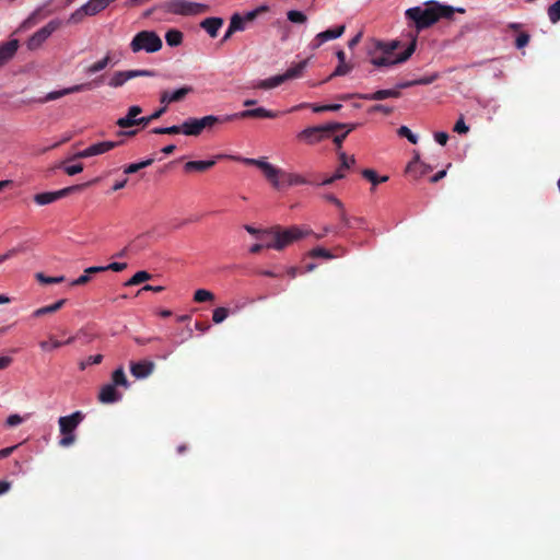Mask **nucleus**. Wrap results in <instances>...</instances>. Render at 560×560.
<instances>
[{
    "label": "nucleus",
    "instance_id": "1",
    "mask_svg": "<svg viewBox=\"0 0 560 560\" xmlns=\"http://www.w3.org/2000/svg\"><path fill=\"white\" fill-rule=\"evenodd\" d=\"M231 159L242 162L245 165H253L258 167L266 179L276 189H281L284 185L288 186H296V185H306L314 184V180L307 179L306 177L295 174V173H287L281 168L276 167L264 159H250V158H241V156H230Z\"/></svg>",
    "mask_w": 560,
    "mask_h": 560
},
{
    "label": "nucleus",
    "instance_id": "2",
    "mask_svg": "<svg viewBox=\"0 0 560 560\" xmlns=\"http://www.w3.org/2000/svg\"><path fill=\"white\" fill-rule=\"evenodd\" d=\"M455 12L464 13L465 10L430 1L427 8L413 7L408 9L405 14L407 19L415 22L417 30H423L430 27L440 19H452Z\"/></svg>",
    "mask_w": 560,
    "mask_h": 560
},
{
    "label": "nucleus",
    "instance_id": "3",
    "mask_svg": "<svg viewBox=\"0 0 560 560\" xmlns=\"http://www.w3.org/2000/svg\"><path fill=\"white\" fill-rule=\"evenodd\" d=\"M159 8L167 13L191 16L209 11V5L188 0H166L159 4Z\"/></svg>",
    "mask_w": 560,
    "mask_h": 560
},
{
    "label": "nucleus",
    "instance_id": "4",
    "mask_svg": "<svg viewBox=\"0 0 560 560\" xmlns=\"http://www.w3.org/2000/svg\"><path fill=\"white\" fill-rule=\"evenodd\" d=\"M307 60L300 61L293 67L289 68L284 73L278 74L265 80H257L252 82V89H260V90H271L280 84L284 83L288 80L300 78L303 74L304 69L306 68Z\"/></svg>",
    "mask_w": 560,
    "mask_h": 560
},
{
    "label": "nucleus",
    "instance_id": "5",
    "mask_svg": "<svg viewBox=\"0 0 560 560\" xmlns=\"http://www.w3.org/2000/svg\"><path fill=\"white\" fill-rule=\"evenodd\" d=\"M84 415L81 411H75L69 416L60 417L58 420L59 431L62 435L59 440L61 447H69L74 444L77 436L74 431L79 424L83 421Z\"/></svg>",
    "mask_w": 560,
    "mask_h": 560
},
{
    "label": "nucleus",
    "instance_id": "6",
    "mask_svg": "<svg viewBox=\"0 0 560 560\" xmlns=\"http://www.w3.org/2000/svg\"><path fill=\"white\" fill-rule=\"evenodd\" d=\"M162 46V39L154 31H141L130 42V49L135 54L142 50L153 54L159 51Z\"/></svg>",
    "mask_w": 560,
    "mask_h": 560
},
{
    "label": "nucleus",
    "instance_id": "7",
    "mask_svg": "<svg viewBox=\"0 0 560 560\" xmlns=\"http://www.w3.org/2000/svg\"><path fill=\"white\" fill-rule=\"evenodd\" d=\"M270 232L273 234V240L266 243V248H275L277 250H281L294 241L311 234V231H303L299 226H291L283 231L276 229Z\"/></svg>",
    "mask_w": 560,
    "mask_h": 560
},
{
    "label": "nucleus",
    "instance_id": "8",
    "mask_svg": "<svg viewBox=\"0 0 560 560\" xmlns=\"http://www.w3.org/2000/svg\"><path fill=\"white\" fill-rule=\"evenodd\" d=\"M346 128V124L331 122L323 126H313L305 128L298 135V139L307 144H315L329 138L330 135L339 129Z\"/></svg>",
    "mask_w": 560,
    "mask_h": 560
},
{
    "label": "nucleus",
    "instance_id": "9",
    "mask_svg": "<svg viewBox=\"0 0 560 560\" xmlns=\"http://www.w3.org/2000/svg\"><path fill=\"white\" fill-rule=\"evenodd\" d=\"M156 72L149 69H136V70H119L115 71L108 79L107 85L113 89H118L125 85L131 79L138 77H155Z\"/></svg>",
    "mask_w": 560,
    "mask_h": 560
},
{
    "label": "nucleus",
    "instance_id": "10",
    "mask_svg": "<svg viewBox=\"0 0 560 560\" xmlns=\"http://www.w3.org/2000/svg\"><path fill=\"white\" fill-rule=\"evenodd\" d=\"M60 26V20H51L31 36V38L27 40V48L31 50L37 49Z\"/></svg>",
    "mask_w": 560,
    "mask_h": 560
},
{
    "label": "nucleus",
    "instance_id": "11",
    "mask_svg": "<svg viewBox=\"0 0 560 560\" xmlns=\"http://www.w3.org/2000/svg\"><path fill=\"white\" fill-rule=\"evenodd\" d=\"M82 187H83L82 185H74V186L62 188L57 191L39 192L34 196V201L38 206H46V205L52 203L63 197L69 196L73 191L80 190Z\"/></svg>",
    "mask_w": 560,
    "mask_h": 560
},
{
    "label": "nucleus",
    "instance_id": "12",
    "mask_svg": "<svg viewBox=\"0 0 560 560\" xmlns=\"http://www.w3.org/2000/svg\"><path fill=\"white\" fill-rule=\"evenodd\" d=\"M416 45H417V42L416 39H413L409 45L408 47L401 52L399 54L396 58H393L390 56H387L384 54V56L382 57H375L371 60V62L375 66V67H386V66H392V65H396V63H401V62H405L406 60H408L411 55L413 54L415 49H416Z\"/></svg>",
    "mask_w": 560,
    "mask_h": 560
},
{
    "label": "nucleus",
    "instance_id": "13",
    "mask_svg": "<svg viewBox=\"0 0 560 560\" xmlns=\"http://www.w3.org/2000/svg\"><path fill=\"white\" fill-rule=\"evenodd\" d=\"M194 92V88L190 85H184L173 92L164 90L160 93V103L167 108L172 103H178L185 100V97Z\"/></svg>",
    "mask_w": 560,
    "mask_h": 560
},
{
    "label": "nucleus",
    "instance_id": "14",
    "mask_svg": "<svg viewBox=\"0 0 560 560\" xmlns=\"http://www.w3.org/2000/svg\"><path fill=\"white\" fill-rule=\"evenodd\" d=\"M98 82H100L98 80H94L93 82L75 84L73 86L66 88V89H62V90H59V91H52V92H49L39 102L40 103H46V102L55 101V100L60 98L62 96L72 94V93H79V92H83V91H86V90H91L92 89V84L93 83H98Z\"/></svg>",
    "mask_w": 560,
    "mask_h": 560
},
{
    "label": "nucleus",
    "instance_id": "15",
    "mask_svg": "<svg viewBox=\"0 0 560 560\" xmlns=\"http://www.w3.org/2000/svg\"><path fill=\"white\" fill-rule=\"evenodd\" d=\"M120 143L121 142H117V141H104V142L94 143V144L90 145L89 148L78 152L75 154V158L85 159V158H90V156H94V155H100L105 152H108L109 150L115 149Z\"/></svg>",
    "mask_w": 560,
    "mask_h": 560
},
{
    "label": "nucleus",
    "instance_id": "16",
    "mask_svg": "<svg viewBox=\"0 0 560 560\" xmlns=\"http://www.w3.org/2000/svg\"><path fill=\"white\" fill-rule=\"evenodd\" d=\"M345 30H346L345 25H339L334 28H329V30L318 33L311 42V47L313 49H317L325 42L339 38L345 33Z\"/></svg>",
    "mask_w": 560,
    "mask_h": 560
},
{
    "label": "nucleus",
    "instance_id": "17",
    "mask_svg": "<svg viewBox=\"0 0 560 560\" xmlns=\"http://www.w3.org/2000/svg\"><path fill=\"white\" fill-rule=\"evenodd\" d=\"M235 119H245V118H276L279 116L278 112H272L266 109L264 107H257L253 109H245L238 113L233 114Z\"/></svg>",
    "mask_w": 560,
    "mask_h": 560
},
{
    "label": "nucleus",
    "instance_id": "18",
    "mask_svg": "<svg viewBox=\"0 0 560 560\" xmlns=\"http://www.w3.org/2000/svg\"><path fill=\"white\" fill-rule=\"evenodd\" d=\"M355 96L360 100L365 101H382L386 98H398L401 93L398 90L386 89V90H377L373 93H354Z\"/></svg>",
    "mask_w": 560,
    "mask_h": 560
},
{
    "label": "nucleus",
    "instance_id": "19",
    "mask_svg": "<svg viewBox=\"0 0 560 560\" xmlns=\"http://www.w3.org/2000/svg\"><path fill=\"white\" fill-rule=\"evenodd\" d=\"M155 364L152 361L142 360L130 363V373L136 378H145L154 371Z\"/></svg>",
    "mask_w": 560,
    "mask_h": 560
},
{
    "label": "nucleus",
    "instance_id": "20",
    "mask_svg": "<svg viewBox=\"0 0 560 560\" xmlns=\"http://www.w3.org/2000/svg\"><path fill=\"white\" fill-rule=\"evenodd\" d=\"M432 167L420 161L419 155L408 163L406 167V173L410 175L412 178L418 179L424 175H427Z\"/></svg>",
    "mask_w": 560,
    "mask_h": 560
},
{
    "label": "nucleus",
    "instance_id": "21",
    "mask_svg": "<svg viewBox=\"0 0 560 560\" xmlns=\"http://www.w3.org/2000/svg\"><path fill=\"white\" fill-rule=\"evenodd\" d=\"M19 48L18 39H12L0 45V68L10 61Z\"/></svg>",
    "mask_w": 560,
    "mask_h": 560
},
{
    "label": "nucleus",
    "instance_id": "22",
    "mask_svg": "<svg viewBox=\"0 0 560 560\" xmlns=\"http://www.w3.org/2000/svg\"><path fill=\"white\" fill-rule=\"evenodd\" d=\"M142 113V108L138 105L130 106L128 108L127 115L125 117H120L117 119L116 125L119 128H130L136 126V121L138 120L137 116Z\"/></svg>",
    "mask_w": 560,
    "mask_h": 560
},
{
    "label": "nucleus",
    "instance_id": "23",
    "mask_svg": "<svg viewBox=\"0 0 560 560\" xmlns=\"http://www.w3.org/2000/svg\"><path fill=\"white\" fill-rule=\"evenodd\" d=\"M222 156L223 155H218L215 159L208 160V161H189V162L185 163L184 171L186 173H192V172L203 173V172H207L208 170H210L211 167H213L215 165L217 159H221Z\"/></svg>",
    "mask_w": 560,
    "mask_h": 560
},
{
    "label": "nucleus",
    "instance_id": "24",
    "mask_svg": "<svg viewBox=\"0 0 560 560\" xmlns=\"http://www.w3.org/2000/svg\"><path fill=\"white\" fill-rule=\"evenodd\" d=\"M121 399L119 394L113 384L104 385L98 393V400L102 404H113Z\"/></svg>",
    "mask_w": 560,
    "mask_h": 560
},
{
    "label": "nucleus",
    "instance_id": "25",
    "mask_svg": "<svg viewBox=\"0 0 560 560\" xmlns=\"http://www.w3.org/2000/svg\"><path fill=\"white\" fill-rule=\"evenodd\" d=\"M223 25V19L221 18H207L200 26L209 34L210 37L214 38L218 36L220 27Z\"/></svg>",
    "mask_w": 560,
    "mask_h": 560
},
{
    "label": "nucleus",
    "instance_id": "26",
    "mask_svg": "<svg viewBox=\"0 0 560 560\" xmlns=\"http://www.w3.org/2000/svg\"><path fill=\"white\" fill-rule=\"evenodd\" d=\"M91 8L92 7L89 4V2L81 5L79 9H77L70 14L68 23L78 24L82 22L86 16H94L95 14Z\"/></svg>",
    "mask_w": 560,
    "mask_h": 560
},
{
    "label": "nucleus",
    "instance_id": "27",
    "mask_svg": "<svg viewBox=\"0 0 560 560\" xmlns=\"http://www.w3.org/2000/svg\"><path fill=\"white\" fill-rule=\"evenodd\" d=\"M201 125L203 130L212 128L213 126L218 124H225L234 120L233 114L231 115H223V116H214V115H208L202 118H200Z\"/></svg>",
    "mask_w": 560,
    "mask_h": 560
},
{
    "label": "nucleus",
    "instance_id": "28",
    "mask_svg": "<svg viewBox=\"0 0 560 560\" xmlns=\"http://www.w3.org/2000/svg\"><path fill=\"white\" fill-rule=\"evenodd\" d=\"M184 135L186 136H199L202 131V125L200 118H188L183 122Z\"/></svg>",
    "mask_w": 560,
    "mask_h": 560
},
{
    "label": "nucleus",
    "instance_id": "29",
    "mask_svg": "<svg viewBox=\"0 0 560 560\" xmlns=\"http://www.w3.org/2000/svg\"><path fill=\"white\" fill-rule=\"evenodd\" d=\"M302 107H311L314 113H323V112H337L341 108V105L340 104H331V105L301 104V105H298V106H294L293 108H291L290 112L296 110Z\"/></svg>",
    "mask_w": 560,
    "mask_h": 560
},
{
    "label": "nucleus",
    "instance_id": "30",
    "mask_svg": "<svg viewBox=\"0 0 560 560\" xmlns=\"http://www.w3.org/2000/svg\"><path fill=\"white\" fill-rule=\"evenodd\" d=\"M66 302H67V300L61 299V300L55 302L51 305H47V306H43L40 308H37L33 313V316L34 317H40V316H44V315H47V314H52V313L59 311L66 304Z\"/></svg>",
    "mask_w": 560,
    "mask_h": 560
},
{
    "label": "nucleus",
    "instance_id": "31",
    "mask_svg": "<svg viewBox=\"0 0 560 560\" xmlns=\"http://www.w3.org/2000/svg\"><path fill=\"white\" fill-rule=\"evenodd\" d=\"M112 61V58H110V55L107 54L105 57H103L102 59H100L98 61L90 65L89 67L85 68V73L86 74H94V73H97L102 70H104Z\"/></svg>",
    "mask_w": 560,
    "mask_h": 560
},
{
    "label": "nucleus",
    "instance_id": "32",
    "mask_svg": "<svg viewBox=\"0 0 560 560\" xmlns=\"http://www.w3.org/2000/svg\"><path fill=\"white\" fill-rule=\"evenodd\" d=\"M183 33L178 30H168L165 34L166 44L171 47L179 46L183 43Z\"/></svg>",
    "mask_w": 560,
    "mask_h": 560
},
{
    "label": "nucleus",
    "instance_id": "33",
    "mask_svg": "<svg viewBox=\"0 0 560 560\" xmlns=\"http://www.w3.org/2000/svg\"><path fill=\"white\" fill-rule=\"evenodd\" d=\"M115 387L122 386L127 388L129 386V382L126 377L125 371L122 368L116 369L112 374V383Z\"/></svg>",
    "mask_w": 560,
    "mask_h": 560
},
{
    "label": "nucleus",
    "instance_id": "34",
    "mask_svg": "<svg viewBox=\"0 0 560 560\" xmlns=\"http://www.w3.org/2000/svg\"><path fill=\"white\" fill-rule=\"evenodd\" d=\"M362 176L372 183L373 186H376L381 183H385L388 180V176H378L374 170L365 168L362 171Z\"/></svg>",
    "mask_w": 560,
    "mask_h": 560
},
{
    "label": "nucleus",
    "instance_id": "35",
    "mask_svg": "<svg viewBox=\"0 0 560 560\" xmlns=\"http://www.w3.org/2000/svg\"><path fill=\"white\" fill-rule=\"evenodd\" d=\"M152 275L148 271L141 270L136 272L126 283V287L138 285L147 280H150Z\"/></svg>",
    "mask_w": 560,
    "mask_h": 560
},
{
    "label": "nucleus",
    "instance_id": "36",
    "mask_svg": "<svg viewBox=\"0 0 560 560\" xmlns=\"http://www.w3.org/2000/svg\"><path fill=\"white\" fill-rule=\"evenodd\" d=\"M151 132L155 135H178L184 133V129L182 124L180 126L156 127Z\"/></svg>",
    "mask_w": 560,
    "mask_h": 560
},
{
    "label": "nucleus",
    "instance_id": "37",
    "mask_svg": "<svg viewBox=\"0 0 560 560\" xmlns=\"http://www.w3.org/2000/svg\"><path fill=\"white\" fill-rule=\"evenodd\" d=\"M153 162H154L153 159H148V160L141 161L139 163L129 164L128 166L125 167L124 173L125 174L137 173L138 171L152 165Z\"/></svg>",
    "mask_w": 560,
    "mask_h": 560
},
{
    "label": "nucleus",
    "instance_id": "38",
    "mask_svg": "<svg viewBox=\"0 0 560 560\" xmlns=\"http://www.w3.org/2000/svg\"><path fill=\"white\" fill-rule=\"evenodd\" d=\"M35 278L42 284H57V283H61L65 281L63 276L48 277V276L44 275L43 272H37L35 275Z\"/></svg>",
    "mask_w": 560,
    "mask_h": 560
},
{
    "label": "nucleus",
    "instance_id": "39",
    "mask_svg": "<svg viewBox=\"0 0 560 560\" xmlns=\"http://www.w3.org/2000/svg\"><path fill=\"white\" fill-rule=\"evenodd\" d=\"M229 27L235 33L245 30V19L242 15L235 13L232 15Z\"/></svg>",
    "mask_w": 560,
    "mask_h": 560
},
{
    "label": "nucleus",
    "instance_id": "40",
    "mask_svg": "<svg viewBox=\"0 0 560 560\" xmlns=\"http://www.w3.org/2000/svg\"><path fill=\"white\" fill-rule=\"evenodd\" d=\"M214 300V294L206 289H198L194 294V301L197 303H203Z\"/></svg>",
    "mask_w": 560,
    "mask_h": 560
},
{
    "label": "nucleus",
    "instance_id": "41",
    "mask_svg": "<svg viewBox=\"0 0 560 560\" xmlns=\"http://www.w3.org/2000/svg\"><path fill=\"white\" fill-rule=\"evenodd\" d=\"M116 0H89V4L92 7L94 14H98L103 10H105L110 3L115 2Z\"/></svg>",
    "mask_w": 560,
    "mask_h": 560
},
{
    "label": "nucleus",
    "instance_id": "42",
    "mask_svg": "<svg viewBox=\"0 0 560 560\" xmlns=\"http://www.w3.org/2000/svg\"><path fill=\"white\" fill-rule=\"evenodd\" d=\"M548 18L551 23H557L560 21V0H557L548 8Z\"/></svg>",
    "mask_w": 560,
    "mask_h": 560
},
{
    "label": "nucleus",
    "instance_id": "43",
    "mask_svg": "<svg viewBox=\"0 0 560 560\" xmlns=\"http://www.w3.org/2000/svg\"><path fill=\"white\" fill-rule=\"evenodd\" d=\"M229 308L226 307H217L214 311H213V314H212V320L215 323V324H221L222 322H224L226 319V317L229 316Z\"/></svg>",
    "mask_w": 560,
    "mask_h": 560
},
{
    "label": "nucleus",
    "instance_id": "44",
    "mask_svg": "<svg viewBox=\"0 0 560 560\" xmlns=\"http://www.w3.org/2000/svg\"><path fill=\"white\" fill-rule=\"evenodd\" d=\"M357 124H350V125H346V127L348 128L341 135H337L335 136L334 138V143L336 144L337 149L340 150L341 147H342V142L343 140L347 138V136L357 128Z\"/></svg>",
    "mask_w": 560,
    "mask_h": 560
},
{
    "label": "nucleus",
    "instance_id": "45",
    "mask_svg": "<svg viewBox=\"0 0 560 560\" xmlns=\"http://www.w3.org/2000/svg\"><path fill=\"white\" fill-rule=\"evenodd\" d=\"M288 20L292 23H305L307 18L306 15L298 10H291L287 13Z\"/></svg>",
    "mask_w": 560,
    "mask_h": 560
},
{
    "label": "nucleus",
    "instance_id": "46",
    "mask_svg": "<svg viewBox=\"0 0 560 560\" xmlns=\"http://www.w3.org/2000/svg\"><path fill=\"white\" fill-rule=\"evenodd\" d=\"M394 108L384 104H375L368 109L369 114L382 113L386 116L390 115Z\"/></svg>",
    "mask_w": 560,
    "mask_h": 560
},
{
    "label": "nucleus",
    "instance_id": "47",
    "mask_svg": "<svg viewBox=\"0 0 560 560\" xmlns=\"http://www.w3.org/2000/svg\"><path fill=\"white\" fill-rule=\"evenodd\" d=\"M310 255L314 258H325V259H331L334 258V255L330 253V250L323 248V247H316L310 252Z\"/></svg>",
    "mask_w": 560,
    "mask_h": 560
},
{
    "label": "nucleus",
    "instance_id": "48",
    "mask_svg": "<svg viewBox=\"0 0 560 560\" xmlns=\"http://www.w3.org/2000/svg\"><path fill=\"white\" fill-rule=\"evenodd\" d=\"M397 133L399 137L407 138L411 143L416 144L418 142V137L412 133V131L407 126H401Z\"/></svg>",
    "mask_w": 560,
    "mask_h": 560
},
{
    "label": "nucleus",
    "instance_id": "49",
    "mask_svg": "<svg viewBox=\"0 0 560 560\" xmlns=\"http://www.w3.org/2000/svg\"><path fill=\"white\" fill-rule=\"evenodd\" d=\"M351 70H352V66L351 65H349L347 62L338 63V66L336 67L335 71L331 73L330 78L346 75Z\"/></svg>",
    "mask_w": 560,
    "mask_h": 560
},
{
    "label": "nucleus",
    "instance_id": "50",
    "mask_svg": "<svg viewBox=\"0 0 560 560\" xmlns=\"http://www.w3.org/2000/svg\"><path fill=\"white\" fill-rule=\"evenodd\" d=\"M103 360L102 354L90 355L86 361H82L79 364L81 371L85 370L88 365L100 364Z\"/></svg>",
    "mask_w": 560,
    "mask_h": 560
},
{
    "label": "nucleus",
    "instance_id": "51",
    "mask_svg": "<svg viewBox=\"0 0 560 560\" xmlns=\"http://www.w3.org/2000/svg\"><path fill=\"white\" fill-rule=\"evenodd\" d=\"M398 46V43L397 42H392V43H378L377 44V47L387 56H390L393 55L394 50L397 48Z\"/></svg>",
    "mask_w": 560,
    "mask_h": 560
},
{
    "label": "nucleus",
    "instance_id": "52",
    "mask_svg": "<svg viewBox=\"0 0 560 560\" xmlns=\"http://www.w3.org/2000/svg\"><path fill=\"white\" fill-rule=\"evenodd\" d=\"M530 36L527 33H521L516 37L515 46L516 48L521 49L524 48L529 43Z\"/></svg>",
    "mask_w": 560,
    "mask_h": 560
},
{
    "label": "nucleus",
    "instance_id": "53",
    "mask_svg": "<svg viewBox=\"0 0 560 560\" xmlns=\"http://www.w3.org/2000/svg\"><path fill=\"white\" fill-rule=\"evenodd\" d=\"M454 131L457 133H467L469 131V127L465 124L463 116L455 122Z\"/></svg>",
    "mask_w": 560,
    "mask_h": 560
},
{
    "label": "nucleus",
    "instance_id": "54",
    "mask_svg": "<svg viewBox=\"0 0 560 560\" xmlns=\"http://www.w3.org/2000/svg\"><path fill=\"white\" fill-rule=\"evenodd\" d=\"M161 338L160 337H148V338H144V337H140V336H135L133 337V341L139 345V346H144V345H148L150 342H153V341H160Z\"/></svg>",
    "mask_w": 560,
    "mask_h": 560
},
{
    "label": "nucleus",
    "instance_id": "55",
    "mask_svg": "<svg viewBox=\"0 0 560 560\" xmlns=\"http://www.w3.org/2000/svg\"><path fill=\"white\" fill-rule=\"evenodd\" d=\"M82 171H83V165L81 163L65 166V172L70 176L77 175V174L81 173Z\"/></svg>",
    "mask_w": 560,
    "mask_h": 560
},
{
    "label": "nucleus",
    "instance_id": "56",
    "mask_svg": "<svg viewBox=\"0 0 560 560\" xmlns=\"http://www.w3.org/2000/svg\"><path fill=\"white\" fill-rule=\"evenodd\" d=\"M23 418L20 415H10L7 418L5 424L8 427H16L23 422Z\"/></svg>",
    "mask_w": 560,
    "mask_h": 560
},
{
    "label": "nucleus",
    "instance_id": "57",
    "mask_svg": "<svg viewBox=\"0 0 560 560\" xmlns=\"http://www.w3.org/2000/svg\"><path fill=\"white\" fill-rule=\"evenodd\" d=\"M264 11H267V7H260L254 11H250V12H247L245 14V16H243V19H245V23L246 22H250L253 20L256 19V16L260 13V12H264Z\"/></svg>",
    "mask_w": 560,
    "mask_h": 560
},
{
    "label": "nucleus",
    "instance_id": "58",
    "mask_svg": "<svg viewBox=\"0 0 560 560\" xmlns=\"http://www.w3.org/2000/svg\"><path fill=\"white\" fill-rule=\"evenodd\" d=\"M61 346H62V342L58 341V340H52L51 343H49L48 341H40L39 342V347L43 350L57 349V348H59Z\"/></svg>",
    "mask_w": 560,
    "mask_h": 560
},
{
    "label": "nucleus",
    "instance_id": "59",
    "mask_svg": "<svg viewBox=\"0 0 560 560\" xmlns=\"http://www.w3.org/2000/svg\"><path fill=\"white\" fill-rule=\"evenodd\" d=\"M126 268H127L126 262H112L106 266V271L112 270L115 272H120V271L125 270Z\"/></svg>",
    "mask_w": 560,
    "mask_h": 560
},
{
    "label": "nucleus",
    "instance_id": "60",
    "mask_svg": "<svg viewBox=\"0 0 560 560\" xmlns=\"http://www.w3.org/2000/svg\"><path fill=\"white\" fill-rule=\"evenodd\" d=\"M436 78H438V75L433 74L430 77H424V78H421L418 80H413V83H415V85H428V84H431L432 82H434L436 80Z\"/></svg>",
    "mask_w": 560,
    "mask_h": 560
},
{
    "label": "nucleus",
    "instance_id": "61",
    "mask_svg": "<svg viewBox=\"0 0 560 560\" xmlns=\"http://www.w3.org/2000/svg\"><path fill=\"white\" fill-rule=\"evenodd\" d=\"M324 199L334 203L337 208H339L340 210H342V206L343 203L332 194H326L324 195Z\"/></svg>",
    "mask_w": 560,
    "mask_h": 560
},
{
    "label": "nucleus",
    "instance_id": "62",
    "mask_svg": "<svg viewBox=\"0 0 560 560\" xmlns=\"http://www.w3.org/2000/svg\"><path fill=\"white\" fill-rule=\"evenodd\" d=\"M434 139H435V141L439 144L445 145L447 143V140H448V135L446 132H443V131L435 132Z\"/></svg>",
    "mask_w": 560,
    "mask_h": 560
},
{
    "label": "nucleus",
    "instance_id": "63",
    "mask_svg": "<svg viewBox=\"0 0 560 560\" xmlns=\"http://www.w3.org/2000/svg\"><path fill=\"white\" fill-rule=\"evenodd\" d=\"M91 280V277L88 273H83L79 278L72 281L71 285H83L86 284Z\"/></svg>",
    "mask_w": 560,
    "mask_h": 560
},
{
    "label": "nucleus",
    "instance_id": "64",
    "mask_svg": "<svg viewBox=\"0 0 560 560\" xmlns=\"http://www.w3.org/2000/svg\"><path fill=\"white\" fill-rule=\"evenodd\" d=\"M18 447H19V445H13V446H9V447L0 450V459L9 457Z\"/></svg>",
    "mask_w": 560,
    "mask_h": 560
}]
</instances>
